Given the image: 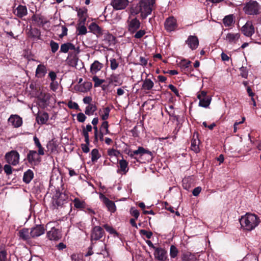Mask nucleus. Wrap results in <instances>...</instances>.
<instances>
[{
    "label": "nucleus",
    "instance_id": "nucleus-1",
    "mask_svg": "<svg viewBox=\"0 0 261 261\" xmlns=\"http://www.w3.org/2000/svg\"><path fill=\"white\" fill-rule=\"evenodd\" d=\"M240 223L243 230L250 231L259 225L260 219L257 215L248 213L241 217Z\"/></svg>",
    "mask_w": 261,
    "mask_h": 261
},
{
    "label": "nucleus",
    "instance_id": "nucleus-2",
    "mask_svg": "<svg viewBox=\"0 0 261 261\" xmlns=\"http://www.w3.org/2000/svg\"><path fill=\"white\" fill-rule=\"evenodd\" d=\"M155 7V0H140L136 7V14H140L142 19L150 15Z\"/></svg>",
    "mask_w": 261,
    "mask_h": 261
},
{
    "label": "nucleus",
    "instance_id": "nucleus-3",
    "mask_svg": "<svg viewBox=\"0 0 261 261\" xmlns=\"http://www.w3.org/2000/svg\"><path fill=\"white\" fill-rule=\"evenodd\" d=\"M126 154L132 158H134L137 161H138L137 159V158L135 155H139L140 158H141L144 155H146L147 156V160L150 161L152 160V152L148 149H146L143 147H139L137 150H128L126 152Z\"/></svg>",
    "mask_w": 261,
    "mask_h": 261
},
{
    "label": "nucleus",
    "instance_id": "nucleus-4",
    "mask_svg": "<svg viewBox=\"0 0 261 261\" xmlns=\"http://www.w3.org/2000/svg\"><path fill=\"white\" fill-rule=\"evenodd\" d=\"M260 9V6L256 1H250L244 7V11L248 15H257Z\"/></svg>",
    "mask_w": 261,
    "mask_h": 261
},
{
    "label": "nucleus",
    "instance_id": "nucleus-5",
    "mask_svg": "<svg viewBox=\"0 0 261 261\" xmlns=\"http://www.w3.org/2000/svg\"><path fill=\"white\" fill-rule=\"evenodd\" d=\"M5 158L9 164L16 166L19 164V154L16 150H11L6 153Z\"/></svg>",
    "mask_w": 261,
    "mask_h": 261
},
{
    "label": "nucleus",
    "instance_id": "nucleus-6",
    "mask_svg": "<svg viewBox=\"0 0 261 261\" xmlns=\"http://www.w3.org/2000/svg\"><path fill=\"white\" fill-rule=\"evenodd\" d=\"M239 33L228 32L225 34L224 40L227 43L234 45L238 43L240 38Z\"/></svg>",
    "mask_w": 261,
    "mask_h": 261
},
{
    "label": "nucleus",
    "instance_id": "nucleus-7",
    "mask_svg": "<svg viewBox=\"0 0 261 261\" xmlns=\"http://www.w3.org/2000/svg\"><path fill=\"white\" fill-rule=\"evenodd\" d=\"M197 98L199 100V106L203 108L209 106L211 101V98L206 95V92L201 91L197 94Z\"/></svg>",
    "mask_w": 261,
    "mask_h": 261
},
{
    "label": "nucleus",
    "instance_id": "nucleus-8",
    "mask_svg": "<svg viewBox=\"0 0 261 261\" xmlns=\"http://www.w3.org/2000/svg\"><path fill=\"white\" fill-rule=\"evenodd\" d=\"M118 169L117 172L120 174H126L129 170L128 162L124 160L122 156V159L118 160Z\"/></svg>",
    "mask_w": 261,
    "mask_h": 261
},
{
    "label": "nucleus",
    "instance_id": "nucleus-9",
    "mask_svg": "<svg viewBox=\"0 0 261 261\" xmlns=\"http://www.w3.org/2000/svg\"><path fill=\"white\" fill-rule=\"evenodd\" d=\"M241 31L247 37H250L254 33V28L251 21H247L241 28Z\"/></svg>",
    "mask_w": 261,
    "mask_h": 261
},
{
    "label": "nucleus",
    "instance_id": "nucleus-10",
    "mask_svg": "<svg viewBox=\"0 0 261 261\" xmlns=\"http://www.w3.org/2000/svg\"><path fill=\"white\" fill-rule=\"evenodd\" d=\"M8 121L9 124L15 128H18L22 124V118L17 115H11Z\"/></svg>",
    "mask_w": 261,
    "mask_h": 261
},
{
    "label": "nucleus",
    "instance_id": "nucleus-11",
    "mask_svg": "<svg viewBox=\"0 0 261 261\" xmlns=\"http://www.w3.org/2000/svg\"><path fill=\"white\" fill-rule=\"evenodd\" d=\"M103 233V230L102 228L100 226H95L93 227L91 234V240H98L102 238Z\"/></svg>",
    "mask_w": 261,
    "mask_h": 261
},
{
    "label": "nucleus",
    "instance_id": "nucleus-12",
    "mask_svg": "<svg viewBox=\"0 0 261 261\" xmlns=\"http://www.w3.org/2000/svg\"><path fill=\"white\" fill-rule=\"evenodd\" d=\"M100 198L110 212L114 213L116 211V206L113 201L109 200L102 194L100 195Z\"/></svg>",
    "mask_w": 261,
    "mask_h": 261
},
{
    "label": "nucleus",
    "instance_id": "nucleus-13",
    "mask_svg": "<svg viewBox=\"0 0 261 261\" xmlns=\"http://www.w3.org/2000/svg\"><path fill=\"white\" fill-rule=\"evenodd\" d=\"M167 253L165 249L161 248H155L154 253V257L159 260L164 261L167 258Z\"/></svg>",
    "mask_w": 261,
    "mask_h": 261
},
{
    "label": "nucleus",
    "instance_id": "nucleus-14",
    "mask_svg": "<svg viewBox=\"0 0 261 261\" xmlns=\"http://www.w3.org/2000/svg\"><path fill=\"white\" fill-rule=\"evenodd\" d=\"M128 4V0H113L112 5L115 10L124 9Z\"/></svg>",
    "mask_w": 261,
    "mask_h": 261
},
{
    "label": "nucleus",
    "instance_id": "nucleus-15",
    "mask_svg": "<svg viewBox=\"0 0 261 261\" xmlns=\"http://www.w3.org/2000/svg\"><path fill=\"white\" fill-rule=\"evenodd\" d=\"M45 232V229L42 225H38L32 228L30 231L31 237L36 238L43 234Z\"/></svg>",
    "mask_w": 261,
    "mask_h": 261
},
{
    "label": "nucleus",
    "instance_id": "nucleus-16",
    "mask_svg": "<svg viewBox=\"0 0 261 261\" xmlns=\"http://www.w3.org/2000/svg\"><path fill=\"white\" fill-rule=\"evenodd\" d=\"M186 43L188 46L192 50L197 48L199 45V40L198 38L195 36H189Z\"/></svg>",
    "mask_w": 261,
    "mask_h": 261
},
{
    "label": "nucleus",
    "instance_id": "nucleus-17",
    "mask_svg": "<svg viewBox=\"0 0 261 261\" xmlns=\"http://www.w3.org/2000/svg\"><path fill=\"white\" fill-rule=\"evenodd\" d=\"M165 27L169 32L174 30L176 27V20L173 17L167 18L165 22Z\"/></svg>",
    "mask_w": 261,
    "mask_h": 261
},
{
    "label": "nucleus",
    "instance_id": "nucleus-18",
    "mask_svg": "<svg viewBox=\"0 0 261 261\" xmlns=\"http://www.w3.org/2000/svg\"><path fill=\"white\" fill-rule=\"evenodd\" d=\"M199 144L200 140L198 139V134L195 133L191 141V149L195 152H198L199 151Z\"/></svg>",
    "mask_w": 261,
    "mask_h": 261
},
{
    "label": "nucleus",
    "instance_id": "nucleus-19",
    "mask_svg": "<svg viewBox=\"0 0 261 261\" xmlns=\"http://www.w3.org/2000/svg\"><path fill=\"white\" fill-rule=\"evenodd\" d=\"M87 12L88 10L85 7L80 8L77 10V16L79 18V21L81 23H85L87 18L88 17Z\"/></svg>",
    "mask_w": 261,
    "mask_h": 261
},
{
    "label": "nucleus",
    "instance_id": "nucleus-20",
    "mask_svg": "<svg viewBox=\"0 0 261 261\" xmlns=\"http://www.w3.org/2000/svg\"><path fill=\"white\" fill-rule=\"evenodd\" d=\"M92 87V84L90 82H85L76 86V90L80 92L85 93L90 91Z\"/></svg>",
    "mask_w": 261,
    "mask_h": 261
},
{
    "label": "nucleus",
    "instance_id": "nucleus-21",
    "mask_svg": "<svg viewBox=\"0 0 261 261\" xmlns=\"http://www.w3.org/2000/svg\"><path fill=\"white\" fill-rule=\"evenodd\" d=\"M39 152L34 150H30L27 155V159L30 163H35L40 161Z\"/></svg>",
    "mask_w": 261,
    "mask_h": 261
},
{
    "label": "nucleus",
    "instance_id": "nucleus-22",
    "mask_svg": "<svg viewBox=\"0 0 261 261\" xmlns=\"http://www.w3.org/2000/svg\"><path fill=\"white\" fill-rule=\"evenodd\" d=\"M47 73V68L44 64H40L37 67L35 72V76L37 78L43 77Z\"/></svg>",
    "mask_w": 261,
    "mask_h": 261
},
{
    "label": "nucleus",
    "instance_id": "nucleus-23",
    "mask_svg": "<svg viewBox=\"0 0 261 261\" xmlns=\"http://www.w3.org/2000/svg\"><path fill=\"white\" fill-rule=\"evenodd\" d=\"M14 14L19 18L26 16L28 14V10L25 6L19 5L15 10Z\"/></svg>",
    "mask_w": 261,
    "mask_h": 261
},
{
    "label": "nucleus",
    "instance_id": "nucleus-24",
    "mask_svg": "<svg viewBox=\"0 0 261 261\" xmlns=\"http://www.w3.org/2000/svg\"><path fill=\"white\" fill-rule=\"evenodd\" d=\"M47 237L50 240H58L60 239V235L59 230L53 227L47 232Z\"/></svg>",
    "mask_w": 261,
    "mask_h": 261
},
{
    "label": "nucleus",
    "instance_id": "nucleus-25",
    "mask_svg": "<svg viewBox=\"0 0 261 261\" xmlns=\"http://www.w3.org/2000/svg\"><path fill=\"white\" fill-rule=\"evenodd\" d=\"M103 67V64L98 61H95L90 66V72L92 74H96Z\"/></svg>",
    "mask_w": 261,
    "mask_h": 261
},
{
    "label": "nucleus",
    "instance_id": "nucleus-26",
    "mask_svg": "<svg viewBox=\"0 0 261 261\" xmlns=\"http://www.w3.org/2000/svg\"><path fill=\"white\" fill-rule=\"evenodd\" d=\"M49 119V116L47 113H39L36 116V121L39 124H43L46 123Z\"/></svg>",
    "mask_w": 261,
    "mask_h": 261
},
{
    "label": "nucleus",
    "instance_id": "nucleus-27",
    "mask_svg": "<svg viewBox=\"0 0 261 261\" xmlns=\"http://www.w3.org/2000/svg\"><path fill=\"white\" fill-rule=\"evenodd\" d=\"M140 23L139 21L136 18L131 20L128 24V30L134 33L140 27Z\"/></svg>",
    "mask_w": 261,
    "mask_h": 261
},
{
    "label": "nucleus",
    "instance_id": "nucleus-28",
    "mask_svg": "<svg viewBox=\"0 0 261 261\" xmlns=\"http://www.w3.org/2000/svg\"><path fill=\"white\" fill-rule=\"evenodd\" d=\"M90 32L97 35L102 34V29L95 22L91 23L89 26Z\"/></svg>",
    "mask_w": 261,
    "mask_h": 261
},
{
    "label": "nucleus",
    "instance_id": "nucleus-29",
    "mask_svg": "<svg viewBox=\"0 0 261 261\" xmlns=\"http://www.w3.org/2000/svg\"><path fill=\"white\" fill-rule=\"evenodd\" d=\"M69 50H75V47L72 43H66L61 45V52L67 53Z\"/></svg>",
    "mask_w": 261,
    "mask_h": 261
},
{
    "label": "nucleus",
    "instance_id": "nucleus-30",
    "mask_svg": "<svg viewBox=\"0 0 261 261\" xmlns=\"http://www.w3.org/2000/svg\"><path fill=\"white\" fill-rule=\"evenodd\" d=\"M34 177V173L31 169H28L24 173L23 177V181L26 183L29 184L32 180Z\"/></svg>",
    "mask_w": 261,
    "mask_h": 261
},
{
    "label": "nucleus",
    "instance_id": "nucleus-31",
    "mask_svg": "<svg viewBox=\"0 0 261 261\" xmlns=\"http://www.w3.org/2000/svg\"><path fill=\"white\" fill-rule=\"evenodd\" d=\"M153 82L149 79H146L143 81L142 89L145 90H150L153 87Z\"/></svg>",
    "mask_w": 261,
    "mask_h": 261
},
{
    "label": "nucleus",
    "instance_id": "nucleus-32",
    "mask_svg": "<svg viewBox=\"0 0 261 261\" xmlns=\"http://www.w3.org/2000/svg\"><path fill=\"white\" fill-rule=\"evenodd\" d=\"M19 233L20 238L23 240L27 241L30 238V231H29V230L27 228L21 229Z\"/></svg>",
    "mask_w": 261,
    "mask_h": 261
},
{
    "label": "nucleus",
    "instance_id": "nucleus-33",
    "mask_svg": "<svg viewBox=\"0 0 261 261\" xmlns=\"http://www.w3.org/2000/svg\"><path fill=\"white\" fill-rule=\"evenodd\" d=\"M97 109L96 106L94 104L88 105L85 109V113L86 115H92Z\"/></svg>",
    "mask_w": 261,
    "mask_h": 261
},
{
    "label": "nucleus",
    "instance_id": "nucleus-34",
    "mask_svg": "<svg viewBox=\"0 0 261 261\" xmlns=\"http://www.w3.org/2000/svg\"><path fill=\"white\" fill-rule=\"evenodd\" d=\"M74 206L76 208H84L86 207V203L84 200H81L78 198H75L73 200Z\"/></svg>",
    "mask_w": 261,
    "mask_h": 261
},
{
    "label": "nucleus",
    "instance_id": "nucleus-35",
    "mask_svg": "<svg viewBox=\"0 0 261 261\" xmlns=\"http://www.w3.org/2000/svg\"><path fill=\"white\" fill-rule=\"evenodd\" d=\"M223 22L225 27L231 26L234 22L233 15L226 16L223 19Z\"/></svg>",
    "mask_w": 261,
    "mask_h": 261
},
{
    "label": "nucleus",
    "instance_id": "nucleus-36",
    "mask_svg": "<svg viewBox=\"0 0 261 261\" xmlns=\"http://www.w3.org/2000/svg\"><path fill=\"white\" fill-rule=\"evenodd\" d=\"M110 112V110L108 107L104 108L100 110V116L101 119L103 120H107L109 118Z\"/></svg>",
    "mask_w": 261,
    "mask_h": 261
},
{
    "label": "nucleus",
    "instance_id": "nucleus-37",
    "mask_svg": "<svg viewBox=\"0 0 261 261\" xmlns=\"http://www.w3.org/2000/svg\"><path fill=\"white\" fill-rule=\"evenodd\" d=\"M77 35H84L87 33V30L85 26V23H81L79 22V26L77 28Z\"/></svg>",
    "mask_w": 261,
    "mask_h": 261
},
{
    "label": "nucleus",
    "instance_id": "nucleus-38",
    "mask_svg": "<svg viewBox=\"0 0 261 261\" xmlns=\"http://www.w3.org/2000/svg\"><path fill=\"white\" fill-rule=\"evenodd\" d=\"M91 161L92 162H96L101 156L98 149H92L91 152Z\"/></svg>",
    "mask_w": 261,
    "mask_h": 261
},
{
    "label": "nucleus",
    "instance_id": "nucleus-39",
    "mask_svg": "<svg viewBox=\"0 0 261 261\" xmlns=\"http://www.w3.org/2000/svg\"><path fill=\"white\" fill-rule=\"evenodd\" d=\"M33 139L35 145L38 148L39 154H41V155H44V148L42 147L39 139L37 138L36 137H34Z\"/></svg>",
    "mask_w": 261,
    "mask_h": 261
},
{
    "label": "nucleus",
    "instance_id": "nucleus-40",
    "mask_svg": "<svg viewBox=\"0 0 261 261\" xmlns=\"http://www.w3.org/2000/svg\"><path fill=\"white\" fill-rule=\"evenodd\" d=\"M114 39V37L110 33H106L104 35V41L106 42L109 45H110L111 43H113Z\"/></svg>",
    "mask_w": 261,
    "mask_h": 261
},
{
    "label": "nucleus",
    "instance_id": "nucleus-41",
    "mask_svg": "<svg viewBox=\"0 0 261 261\" xmlns=\"http://www.w3.org/2000/svg\"><path fill=\"white\" fill-rule=\"evenodd\" d=\"M108 154L110 157L115 156L118 158L119 155H121L120 152L114 148L109 149L108 150Z\"/></svg>",
    "mask_w": 261,
    "mask_h": 261
},
{
    "label": "nucleus",
    "instance_id": "nucleus-42",
    "mask_svg": "<svg viewBox=\"0 0 261 261\" xmlns=\"http://www.w3.org/2000/svg\"><path fill=\"white\" fill-rule=\"evenodd\" d=\"M108 128H109L108 122L107 121H105L101 124V127L100 128V132L101 133L103 132L104 134H108L110 133Z\"/></svg>",
    "mask_w": 261,
    "mask_h": 261
},
{
    "label": "nucleus",
    "instance_id": "nucleus-43",
    "mask_svg": "<svg viewBox=\"0 0 261 261\" xmlns=\"http://www.w3.org/2000/svg\"><path fill=\"white\" fill-rule=\"evenodd\" d=\"M92 80L94 82V87H99L102 83L105 82V80L100 79L96 75H95L92 77Z\"/></svg>",
    "mask_w": 261,
    "mask_h": 261
},
{
    "label": "nucleus",
    "instance_id": "nucleus-44",
    "mask_svg": "<svg viewBox=\"0 0 261 261\" xmlns=\"http://www.w3.org/2000/svg\"><path fill=\"white\" fill-rule=\"evenodd\" d=\"M178 250L174 245H171L170 248V255L171 258H175L178 254Z\"/></svg>",
    "mask_w": 261,
    "mask_h": 261
},
{
    "label": "nucleus",
    "instance_id": "nucleus-45",
    "mask_svg": "<svg viewBox=\"0 0 261 261\" xmlns=\"http://www.w3.org/2000/svg\"><path fill=\"white\" fill-rule=\"evenodd\" d=\"M38 98L43 102H46L49 98V95L48 94L41 92L40 95L38 96Z\"/></svg>",
    "mask_w": 261,
    "mask_h": 261
},
{
    "label": "nucleus",
    "instance_id": "nucleus-46",
    "mask_svg": "<svg viewBox=\"0 0 261 261\" xmlns=\"http://www.w3.org/2000/svg\"><path fill=\"white\" fill-rule=\"evenodd\" d=\"M103 227L106 230V231L109 232L110 234H114L116 236L118 235V233L116 230L112 226L109 225L108 224H105L103 225Z\"/></svg>",
    "mask_w": 261,
    "mask_h": 261
},
{
    "label": "nucleus",
    "instance_id": "nucleus-47",
    "mask_svg": "<svg viewBox=\"0 0 261 261\" xmlns=\"http://www.w3.org/2000/svg\"><path fill=\"white\" fill-rule=\"evenodd\" d=\"M50 46L51 47V51L53 53L56 52L59 49V44L58 43L54 42V41H51L50 42Z\"/></svg>",
    "mask_w": 261,
    "mask_h": 261
},
{
    "label": "nucleus",
    "instance_id": "nucleus-48",
    "mask_svg": "<svg viewBox=\"0 0 261 261\" xmlns=\"http://www.w3.org/2000/svg\"><path fill=\"white\" fill-rule=\"evenodd\" d=\"M140 233L141 235L145 236L147 239H150L152 236V233L151 231H147L144 229L140 230Z\"/></svg>",
    "mask_w": 261,
    "mask_h": 261
},
{
    "label": "nucleus",
    "instance_id": "nucleus-49",
    "mask_svg": "<svg viewBox=\"0 0 261 261\" xmlns=\"http://www.w3.org/2000/svg\"><path fill=\"white\" fill-rule=\"evenodd\" d=\"M4 170L7 175H10L12 173V168L10 164H6L4 167Z\"/></svg>",
    "mask_w": 261,
    "mask_h": 261
},
{
    "label": "nucleus",
    "instance_id": "nucleus-50",
    "mask_svg": "<svg viewBox=\"0 0 261 261\" xmlns=\"http://www.w3.org/2000/svg\"><path fill=\"white\" fill-rule=\"evenodd\" d=\"M110 66L112 70H115L118 66V63L117 62L116 59H110Z\"/></svg>",
    "mask_w": 261,
    "mask_h": 261
},
{
    "label": "nucleus",
    "instance_id": "nucleus-51",
    "mask_svg": "<svg viewBox=\"0 0 261 261\" xmlns=\"http://www.w3.org/2000/svg\"><path fill=\"white\" fill-rule=\"evenodd\" d=\"M76 119L79 122H84L86 119V117L83 113H80L77 114Z\"/></svg>",
    "mask_w": 261,
    "mask_h": 261
},
{
    "label": "nucleus",
    "instance_id": "nucleus-52",
    "mask_svg": "<svg viewBox=\"0 0 261 261\" xmlns=\"http://www.w3.org/2000/svg\"><path fill=\"white\" fill-rule=\"evenodd\" d=\"M72 261H83L82 256L80 254H73L71 256Z\"/></svg>",
    "mask_w": 261,
    "mask_h": 261
},
{
    "label": "nucleus",
    "instance_id": "nucleus-53",
    "mask_svg": "<svg viewBox=\"0 0 261 261\" xmlns=\"http://www.w3.org/2000/svg\"><path fill=\"white\" fill-rule=\"evenodd\" d=\"M89 145L90 142H89L88 143H85V144H82L81 145V148L84 153H88L89 151Z\"/></svg>",
    "mask_w": 261,
    "mask_h": 261
},
{
    "label": "nucleus",
    "instance_id": "nucleus-54",
    "mask_svg": "<svg viewBox=\"0 0 261 261\" xmlns=\"http://www.w3.org/2000/svg\"><path fill=\"white\" fill-rule=\"evenodd\" d=\"M0 261H8L7 259V252L5 250L0 251Z\"/></svg>",
    "mask_w": 261,
    "mask_h": 261
},
{
    "label": "nucleus",
    "instance_id": "nucleus-55",
    "mask_svg": "<svg viewBox=\"0 0 261 261\" xmlns=\"http://www.w3.org/2000/svg\"><path fill=\"white\" fill-rule=\"evenodd\" d=\"M130 214L135 218L136 219H137L139 216V211L134 208H132L130 209Z\"/></svg>",
    "mask_w": 261,
    "mask_h": 261
},
{
    "label": "nucleus",
    "instance_id": "nucleus-56",
    "mask_svg": "<svg viewBox=\"0 0 261 261\" xmlns=\"http://www.w3.org/2000/svg\"><path fill=\"white\" fill-rule=\"evenodd\" d=\"M191 62L190 61L186 60H182L181 62V65L184 68H188L189 67Z\"/></svg>",
    "mask_w": 261,
    "mask_h": 261
},
{
    "label": "nucleus",
    "instance_id": "nucleus-57",
    "mask_svg": "<svg viewBox=\"0 0 261 261\" xmlns=\"http://www.w3.org/2000/svg\"><path fill=\"white\" fill-rule=\"evenodd\" d=\"M82 135H83V136L85 138V143H88L89 142H90V140H89V132H87V131H85V129L83 130L82 129Z\"/></svg>",
    "mask_w": 261,
    "mask_h": 261
},
{
    "label": "nucleus",
    "instance_id": "nucleus-58",
    "mask_svg": "<svg viewBox=\"0 0 261 261\" xmlns=\"http://www.w3.org/2000/svg\"><path fill=\"white\" fill-rule=\"evenodd\" d=\"M168 87L173 92H174V93L176 96H179V93H178V91L177 88L174 86H173V85L170 84V85H169L168 86Z\"/></svg>",
    "mask_w": 261,
    "mask_h": 261
},
{
    "label": "nucleus",
    "instance_id": "nucleus-59",
    "mask_svg": "<svg viewBox=\"0 0 261 261\" xmlns=\"http://www.w3.org/2000/svg\"><path fill=\"white\" fill-rule=\"evenodd\" d=\"M68 106L71 109H77L79 108V105L77 103L72 101H69L68 103Z\"/></svg>",
    "mask_w": 261,
    "mask_h": 261
},
{
    "label": "nucleus",
    "instance_id": "nucleus-60",
    "mask_svg": "<svg viewBox=\"0 0 261 261\" xmlns=\"http://www.w3.org/2000/svg\"><path fill=\"white\" fill-rule=\"evenodd\" d=\"M145 34V32L144 30H139L135 35L136 38H141Z\"/></svg>",
    "mask_w": 261,
    "mask_h": 261
},
{
    "label": "nucleus",
    "instance_id": "nucleus-61",
    "mask_svg": "<svg viewBox=\"0 0 261 261\" xmlns=\"http://www.w3.org/2000/svg\"><path fill=\"white\" fill-rule=\"evenodd\" d=\"M201 191V188L200 187H197L193 190L192 194L194 196H197Z\"/></svg>",
    "mask_w": 261,
    "mask_h": 261
},
{
    "label": "nucleus",
    "instance_id": "nucleus-62",
    "mask_svg": "<svg viewBox=\"0 0 261 261\" xmlns=\"http://www.w3.org/2000/svg\"><path fill=\"white\" fill-rule=\"evenodd\" d=\"M50 87L53 91H55L58 88V84L57 82L55 81H51Z\"/></svg>",
    "mask_w": 261,
    "mask_h": 261
},
{
    "label": "nucleus",
    "instance_id": "nucleus-63",
    "mask_svg": "<svg viewBox=\"0 0 261 261\" xmlns=\"http://www.w3.org/2000/svg\"><path fill=\"white\" fill-rule=\"evenodd\" d=\"M240 71H241L242 76L244 78H247L248 73L246 71V68L244 67H242L241 68H240Z\"/></svg>",
    "mask_w": 261,
    "mask_h": 261
},
{
    "label": "nucleus",
    "instance_id": "nucleus-64",
    "mask_svg": "<svg viewBox=\"0 0 261 261\" xmlns=\"http://www.w3.org/2000/svg\"><path fill=\"white\" fill-rule=\"evenodd\" d=\"M68 29L67 28L64 26H62V34L60 35V37L62 38L63 36H66L67 34Z\"/></svg>",
    "mask_w": 261,
    "mask_h": 261
}]
</instances>
